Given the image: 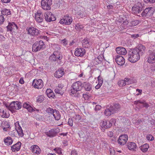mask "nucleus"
Returning a JSON list of instances; mask_svg holds the SVG:
<instances>
[{
  "label": "nucleus",
  "mask_w": 155,
  "mask_h": 155,
  "mask_svg": "<svg viewBox=\"0 0 155 155\" xmlns=\"http://www.w3.org/2000/svg\"><path fill=\"white\" fill-rule=\"evenodd\" d=\"M138 51L135 48L130 49L128 52L129 61L132 63H135L140 59L141 55L138 53Z\"/></svg>",
  "instance_id": "f257e3e1"
},
{
  "label": "nucleus",
  "mask_w": 155,
  "mask_h": 155,
  "mask_svg": "<svg viewBox=\"0 0 155 155\" xmlns=\"http://www.w3.org/2000/svg\"><path fill=\"white\" fill-rule=\"evenodd\" d=\"M120 105L118 104H115L113 106H110L108 108L106 109L104 113L106 116H110L112 114L117 112L120 109Z\"/></svg>",
  "instance_id": "f03ea898"
},
{
  "label": "nucleus",
  "mask_w": 155,
  "mask_h": 155,
  "mask_svg": "<svg viewBox=\"0 0 155 155\" xmlns=\"http://www.w3.org/2000/svg\"><path fill=\"white\" fill-rule=\"evenodd\" d=\"M45 48V45L42 40L39 41H36L32 45V51L33 52H36L42 50Z\"/></svg>",
  "instance_id": "7ed1b4c3"
},
{
  "label": "nucleus",
  "mask_w": 155,
  "mask_h": 155,
  "mask_svg": "<svg viewBox=\"0 0 155 155\" xmlns=\"http://www.w3.org/2000/svg\"><path fill=\"white\" fill-rule=\"evenodd\" d=\"M149 57L147 62L149 63H153L155 62V46H153L149 50Z\"/></svg>",
  "instance_id": "20e7f679"
},
{
  "label": "nucleus",
  "mask_w": 155,
  "mask_h": 155,
  "mask_svg": "<svg viewBox=\"0 0 155 155\" xmlns=\"http://www.w3.org/2000/svg\"><path fill=\"white\" fill-rule=\"evenodd\" d=\"M155 11V8H154L149 7L145 9L141 15L143 17H150L153 15Z\"/></svg>",
  "instance_id": "39448f33"
},
{
  "label": "nucleus",
  "mask_w": 155,
  "mask_h": 155,
  "mask_svg": "<svg viewBox=\"0 0 155 155\" xmlns=\"http://www.w3.org/2000/svg\"><path fill=\"white\" fill-rule=\"evenodd\" d=\"M82 83L80 81L73 83L72 85V89H71V93L74 94L77 91H80L82 88Z\"/></svg>",
  "instance_id": "423d86ee"
},
{
  "label": "nucleus",
  "mask_w": 155,
  "mask_h": 155,
  "mask_svg": "<svg viewBox=\"0 0 155 155\" xmlns=\"http://www.w3.org/2000/svg\"><path fill=\"white\" fill-rule=\"evenodd\" d=\"M28 34L32 36L38 35L41 31L33 27H28L26 29Z\"/></svg>",
  "instance_id": "0eeeda50"
},
{
  "label": "nucleus",
  "mask_w": 155,
  "mask_h": 155,
  "mask_svg": "<svg viewBox=\"0 0 155 155\" xmlns=\"http://www.w3.org/2000/svg\"><path fill=\"white\" fill-rule=\"evenodd\" d=\"M52 4L51 0H42L41 2L42 8L45 10H50Z\"/></svg>",
  "instance_id": "6e6552de"
},
{
  "label": "nucleus",
  "mask_w": 155,
  "mask_h": 155,
  "mask_svg": "<svg viewBox=\"0 0 155 155\" xmlns=\"http://www.w3.org/2000/svg\"><path fill=\"white\" fill-rule=\"evenodd\" d=\"M72 21V19L68 15L64 16L63 18L60 21V23L64 25H69Z\"/></svg>",
  "instance_id": "1a4fd4ad"
},
{
  "label": "nucleus",
  "mask_w": 155,
  "mask_h": 155,
  "mask_svg": "<svg viewBox=\"0 0 155 155\" xmlns=\"http://www.w3.org/2000/svg\"><path fill=\"white\" fill-rule=\"evenodd\" d=\"M21 107V103L18 101H13L10 104L11 111L14 109L19 110Z\"/></svg>",
  "instance_id": "9d476101"
},
{
  "label": "nucleus",
  "mask_w": 155,
  "mask_h": 155,
  "mask_svg": "<svg viewBox=\"0 0 155 155\" xmlns=\"http://www.w3.org/2000/svg\"><path fill=\"white\" fill-rule=\"evenodd\" d=\"M128 138V137L127 135H122L120 136L118 140V143L120 145H124L126 143Z\"/></svg>",
  "instance_id": "9b49d317"
},
{
  "label": "nucleus",
  "mask_w": 155,
  "mask_h": 155,
  "mask_svg": "<svg viewBox=\"0 0 155 155\" xmlns=\"http://www.w3.org/2000/svg\"><path fill=\"white\" fill-rule=\"evenodd\" d=\"M32 85L35 88L41 89L43 87V83L41 79H39L38 80L34 79L33 81Z\"/></svg>",
  "instance_id": "f8f14e48"
},
{
  "label": "nucleus",
  "mask_w": 155,
  "mask_h": 155,
  "mask_svg": "<svg viewBox=\"0 0 155 155\" xmlns=\"http://www.w3.org/2000/svg\"><path fill=\"white\" fill-rule=\"evenodd\" d=\"M45 19L47 22H51L56 20V18L54 15L50 12H48L45 15Z\"/></svg>",
  "instance_id": "ddd939ff"
},
{
  "label": "nucleus",
  "mask_w": 155,
  "mask_h": 155,
  "mask_svg": "<svg viewBox=\"0 0 155 155\" xmlns=\"http://www.w3.org/2000/svg\"><path fill=\"white\" fill-rule=\"evenodd\" d=\"M85 51L83 48H77L74 52L75 55L77 56H83L85 53Z\"/></svg>",
  "instance_id": "4468645a"
},
{
  "label": "nucleus",
  "mask_w": 155,
  "mask_h": 155,
  "mask_svg": "<svg viewBox=\"0 0 155 155\" xmlns=\"http://www.w3.org/2000/svg\"><path fill=\"white\" fill-rule=\"evenodd\" d=\"M92 85L88 82H84L82 83V88L85 91H90L91 90Z\"/></svg>",
  "instance_id": "2eb2a0df"
},
{
  "label": "nucleus",
  "mask_w": 155,
  "mask_h": 155,
  "mask_svg": "<svg viewBox=\"0 0 155 155\" xmlns=\"http://www.w3.org/2000/svg\"><path fill=\"white\" fill-rule=\"evenodd\" d=\"M116 57L115 60L118 64L122 65L124 64L125 63V59L122 56L118 55Z\"/></svg>",
  "instance_id": "dca6fc26"
},
{
  "label": "nucleus",
  "mask_w": 155,
  "mask_h": 155,
  "mask_svg": "<svg viewBox=\"0 0 155 155\" xmlns=\"http://www.w3.org/2000/svg\"><path fill=\"white\" fill-rule=\"evenodd\" d=\"M104 56L102 55H99L97 58H95L92 61L94 65H97L101 63L103 60Z\"/></svg>",
  "instance_id": "f3484780"
},
{
  "label": "nucleus",
  "mask_w": 155,
  "mask_h": 155,
  "mask_svg": "<svg viewBox=\"0 0 155 155\" xmlns=\"http://www.w3.org/2000/svg\"><path fill=\"white\" fill-rule=\"evenodd\" d=\"M64 73L63 69H59L55 71L54 74V76L56 78H60L63 76Z\"/></svg>",
  "instance_id": "a211bd4d"
},
{
  "label": "nucleus",
  "mask_w": 155,
  "mask_h": 155,
  "mask_svg": "<svg viewBox=\"0 0 155 155\" xmlns=\"http://www.w3.org/2000/svg\"><path fill=\"white\" fill-rule=\"evenodd\" d=\"M135 48L138 50V53L141 55H142L145 53L146 47L142 45H140L138 48Z\"/></svg>",
  "instance_id": "6ab92c4d"
},
{
  "label": "nucleus",
  "mask_w": 155,
  "mask_h": 155,
  "mask_svg": "<svg viewBox=\"0 0 155 155\" xmlns=\"http://www.w3.org/2000/svg\"><path fill=\"white\" fill-rule=\"evenodd\" d=\"M21 143L18 142L17 143L13 145L11 147V150L13 152L18 151L20 149Z\"/></svg>",
  "instance_id": "aec40b11"
},
{
  "label": "nucleus",
  "mask_w": 155,
  "mask_h": 155,
  "mask_svg": "<svg viewBox=\"0 0 155 155\" xmlns=\"http://www.w3.org/2000/svg\"><path fill=\"white\" fill-rule=\"evenodd\" d=\"M116 51L118 54L121 55H125L127 52L126 49L123 47H118L116 48Z\"/></svg>",
  "instance_id": "412c9836"
},
{
  "label": "nucleus",
  "mask_w": 155,
  "mask_h": 155,
  "mask_svg": "<svg viewBox=\"0 0 155 155\" xmlns=\"http://www.w3.org/2000/svg\"><path fill=\"white\" fill-rule=\"evenodd\" d=\"M134 104L138 106L140 105L139 104H142V106L146 108H147L149 107L148 104L145 101L143 100H139L135 101L134 102Z\"/></svg>",
  "instance_id": "4be33fe9"
},
{
  "label": "nucleus",
  "mask_w": 155,
  "mask_h": 155,
  "mask_svg": "<svg viewBox=\"0 0 155 155\" xmlns=\"http://www.w3.org/2000/svg\"><path fill=\"white\" fill-rule=\"evenodd\" d=\"M46 94L47 96L50 98H54L55 97L54 93L50 89H48L46 91Z\"/></svg>",
  "instance_id": "5701e85b"
},
{
  "label": "nucleus",
  "mask_w": 155,
  "mask_h": 155,
  "mask_svg": "<svg viewBox=\"0 0 155 155\" xmlns=\"http://www.w3.org/2000/svg\"><path fill=\"white\" fill-rule=\"evenodd\" d=\"M23 107L26 108L27 110L30 112H33L35 111L34 109L28 103H25L23 105Z\"/></svg>",
  "instance_id": "b1692460"
},
{
  "label": "nucleus",
  "mask_w": 155,
  "mask_h": 155,
  "mask_svg": "<svg viewBox=\"0 0 155 155\" xmlns=\"http://www.w3.org/2000/svg\"><path fill=\"white\" fill-rule=\"evenodd\" d=\"M31 151L33 153L39 154L40 153V149L37 145H34L32 148Z\"/></svg>",
  "instance_id": "393cba45"
},
{
  "label": "nucleus",
  "mask_w": 155,
  "mask_h": 155,
  "mask_svg": "<svg viewBox=\"0 0 155 155\" xmlns=\"http://www.w3.org/2000/svg\"><path fill=\"white\" fill-rule=\"evenodd\" d=\"M127 144V147L130 150H134L136 148V145L134 142L128 143Z\"/></svg>",
  "instance_id": "a878e982"
},
{
  "label": "nucleus",
  "mask_w": 155,
  "mask_h": 155,
  "mask_svg": "<svg viewBox=\"0 0 155 155\" xmlns=\"http://www.w3.org/2000/svg\"><path fill=\"white\" fill-rule=\"evenodd\" d=\"M82 46L84 48H88L90 45L89 42L87 38H85L82 41Z\"/></svg>",
  "instance_id": "bb28decb"
},
{
  "label": "nucleus",
  "mask_w": 155,
  "mask_h": 155,
  "mask_svg": "<svg viewBox=\"0 0 155 155\" xmlns=\"http://www.w3.org/2000/svg\"><path fill=\"white\" fill-rule=\"evenodd\" d=\"M18 127L16 126L15 129L16 130L18 135L21 137H22L23 135V131L21 127L20 126L19 123H18Z\"/></svg>",
  "instance_id": "cd10ccee"
},
{
  "label": "nucleus",
  "mask_w": 155,
  "mask_h": 155,
  "mask_svg": "<svg viewBox=\"0 0 155 155\" xmlns=\"http://www.w3.org/2000/svg\"><path fill=\"white\" fill-rule=\"evenodd\" d=\"M1 13L2 15L7 16L10 15L11 14L10 10L6 8H2Z\"/></svg>",
  "instance_id": "c85d7f7f"
},
{
  "label": "nucleus",
  "mask_w": 155,
  "mask_h": 155,
  "mask_svg": "<svg viewBox=\"0 0 155 155\" xmlns=\"http://www.w3.org/2000/svg\"><path fill=\"white\" fill-rule=\"evenodd\" d=\"M4 142L7 145H9L12 144L13 140L11 137H8L4 139Z\"/></svg>",
  "instance_id": "c756f323"
},
{
  "label": "nucleus",
  "mask_w": 155,
  "mask_h": 155,
  "mask_svg": "<svg viewBox=\"0 0 155 155\" xmlns=\"http://www.w3.org/2000/svg\"><path fill=\"white\" fill-rule=\"evenodd\" d=\"M132 11L133 14L137 15L139 14L142 11L134 5L132 8Z\"/></svg>",
  "instance_id": "7c9ffc66"
},
{
  "label": "nucleus",
  "mask_w": 155,
  "mask_h": 155,
  "mask_svg": "<svg viewBox=\"0 0 155 155\" xmlns=\"http://www.w3.org/2000/svg\"><path fill=\"white\" fill-rule=\"evenodd\" d=\"M149 147V145L147 143H145L143 145L141 146L140 148L141 150L143 152L147 151Z\"/></svg>",
  "instance_id": "2f4dec72"
},
{
  "label": "nucleus",
  "mask_w": 155,
  "mask_h": 155,
  "mask_svg": "<svg viewBox=\"0 0 155 155\" xmlns=\"http://www.w3.org/2000/svg\"><path fill=\"white\" fill-rule=\"evenodd\" d=\"M54 131V130L51 129L49 131L46 132L45 134L48 136L50 137H54L56 135Z\"/></svg>",
  "instance_id": "473e14b6"
},
{
  "label": "nucleus",
  "mask_w": 155,
  "mask_h": 155,
  "mask_svg": "<svg viewBox=\"0 0 155 155\" xmlns=\"http://www.w3.org/2000/svg\"><path fill=\"white\" fill-rule=\"evenodd\" d=\"M115 122V120L114 119H111L110 121H107V125L105 127V128H108L111 127L112 125V123H114Z\"/></svg>",
  "instance_id": "72a5a7b5"
},
{
  "label": "nucleus",
  "mask_w": 155,
  "mask_h": 155,
  "mask_svg": "<svg viewBox=\"0 0 155 155\" xmlns=\"http://www.w3.org/2000/svg\"><path fill=\"white\" fill-rule=\"evenodd\" d=\"M54 118L56 120H59L61 118V115L58 111L55 110L54 113L53 114Z\"/></svg>",
  "instance_id": "f704fd0d"
},
{
  "label": "nucleus",
  "mask_w": 155,
  "mask_h": 155,
  "mask_svg": "<svg viewBox=\"0 0 155 155\" xmlns=\"http://www.w3.org/2000/svg\"><path fill=\"white\" fill-rule=\"evenodd\" d=\"M134 6L137 7L139 9H140L142 11L144 8V4L142 2H138L136 4H135Z\"/></svg>",
  "instance_id": "c9c22d12"
},
{
  "label": "nucleus",
  "mask_w": 155,
  "mask_h": 155,
  "mask_svg": "<svg viewBox=\"0 0 155 155\" xmlns=\"http://www.w3.org/2000/svg\"><path fill=\"white\" fill-rule=\"evenodd\" d=\"M129 21L130 22V26H134L138 25L140 21L138 20H132L131 21Z\"/></svg>",
  "instance_id": "e433bc0d"
},
{
  "label": "nucleus",
  "mask_w": 155,
  "mask_h": 155,
  "mask_svg": "<svg viewBox=\"0 0 155 155\" xmlns=\"http://www.w3.org/2000/svg\"><path fill=\"white\" fill-rule=\"evenodd\" d=\"M35 20L38 23L42 22L43 21V16H40V15H38L37 16H35Z\"/></svg>",
  "instance_id": "4c0bfd02"
},
{
  "label": "nucleus",
  "mask_w": 155,
  "mask_h": 155,
  "mask_svg": "<svg viewBox=\"0 0 155 155\" xmlns=\"http://www.w3.org/2000/svg\"><path fill=\"white\" fill-rule=\"evenodd\" d=\"M55 55L56 56L57 61L58 60H61L62 58V56L59 52L57 51L54 52Z\"/></svg>",
  "instance_id": "58836bf2"
},
{
  "label": "nucleus",
  "mask_w": 155,
  "mask_h": 155,
  "mask_svg": "<svg viewBox=\"0 0 155 155\" xmlns=\"http://www.w3.org/2000/svg\"><path fill=\"white\" fill-rule=\"evenodd\" d=\"M56 56L55 55L54 52L49 57V60L51 62H54L57 61L56 59Z\"/></svg>",
  "instance_id": "ea45409f"
},
{
  "label": "nucleus",
  "mask_w": 155,
  "mask_h": 155,
  "mask_svg": "<svg viewBox=\"0 0 155 155\" xmlns=\"http://www.w3.org/2000/svg\"><path fill=\"white\" fill-rule=\"evenodd\" d=\"M2 117L8 118L9 117L10 114L8 113H7V111H4V110H2Z\"/></svg>",
  "instance_id": "a19ab883"
},
{
  "label": "nucleus",
  "mask_w": 155,
  "mask_h": 155,
  "mask_svg": "<svg viewBox=\"0 0 155 155\" xmlns=\"http://www.w3.org/2000/svg\"><path fill=\"white\" fill-rule=\"evenodd\" d=\"M124 81H125V83H126V82L127 83V84H129L132 83H135L136 82V81H134L133 82L132 80H130L128 78H125Z\"/></svg>",
  "instance_id": "79ce46f5"
},
{
  "label": "nucleus",
  "mask_w": 155,
  "mask_h": 155,
  "mask_svg": "<svg viewBox=\"0 0 155 155\" xmlns=\"http://www.w3.org/2000/svg\"><path fill=\"white\" fill-rule=\"evenodd\" d=\"M46 111L48 113H51L52 114H53L55 111L52 108L48 107L46 109Z\"/></svg>",
  "instance_id": "37998d69"
},
{
  "label": "nucleus",
  "mask_w": 155,
  "mask_h": 155,
  "mask_svg": "<svg viewBox=\"0 0 155 155\" xmlns=\"http://www.w3.org/2000/svg\"><path fill=\"white\" fill-rule=\"evenodd\" d=\"M118 84L121 87L124 86L126 84L124 80H121L119 81L118 82Z\"/></svg>",
  "instance_id": "c03bdc74"
},
{
  "label": "nucleus",
  "mask_w": 155,
  "mask_h": 155,
  "mask_svg": "<svg viewBox=\"0 0 155 155\" xmlns=\"http://www.w3.org/2000/svg\"><path fill=\"white\" fill-rule=\"evenodd\" d=\"M74 118L76 122H78L81 119V117L78 114H76L74 117Z\"/></svg>",
  "instance_id": "a18cd8bd"
},
{
  "label": "nucleus",
  "mask_w": 155,
  "mask_h": 155,
  "mask_svg": "<svg viewBox=\"0 0 155 155\" xmlns=\"http://www.w3.org/2000/svg\"><path fill=\"white\" fill-rule=\"evenodd\" d=\"M44 100V97L42 96H39L37 100V102L39 103L42 102Z\"/></svg>",
  "instance_id": "49530a36"
},
{
  "label": "nucleus",
  "mask_w": 155,
  "mask_h": 155,
  "mask_svg": "<svg viewBox=\"0 0 155 155\" xmlns=\"http://www.w3.org/2000/svg\"><path fill=\"white\" fill-rule=\"evenodd\" d=\"M54 91L56 93L60 94L61 96L64 94V92L58 88H56Z\"/></svg>",
  "instance_id": "de8ad7c7"
},
{
  "label": "nucleus",
  "mask_w": 155,
  "mask_h": 155,
  "mask_svg": "<svg viewBox=\"0 0 155 155\" xmlns=\"http://www.w3.org/2000/svg\"><path fill=\"white\" fill-rule=\"evenodd\" d=\"M77 14L81 18H83L87 16L86 14H84L83 12H82L81 11L78 12Z\"/></svg>",
  "instance_id": "09e8293b"
},
{
  "label": "nucleus",
  "mask_w": 155,
  "mask_h": 155,
  "mask_svg": "<svg viewBox=\"0 0 155 155\" xmlns=\"http://www.w3.org/2000/svg\"><path fill=\"white\" fill-rule=\"evenodd\" d=\"M54 150L58 154L61 153V148H56L54 149Z\"/></svg>",
  "instance_id": "8fccbe9b"
},
{
  "label": "nucleus",
  "mask_w": 155,
  "mask_h": 155,
  "mask_svg": "<svg viewBox=\"0 0 155 155\" xmlns=\"http://www.w3.org/2000/svg\"><path fill=\"white\" fill-rule=\"evenodd\" d=\"M7 29V31H11L12 30V28L11 25V23H8V25L6 27Z\"/></svg>",
  "instance_id": "3c124183"
},
{
  "label": "nucleus",
  "mask_w": 155,
  "mask_h": 155,
  "mask_svg": "<svg viewBox=\"0 0 155 155\" xmlns=\"http://www.w3.org/2000/svg\"><path fill=\"white\" fill-rule=\"evenodd\" d=\"M98 83L100 84H102L103 82V79L101 77L99 76L98 77Z\"/></svg>",
  "instance_id": "603ef678"
},
{
  "label": "nucleus",
  "mask_w": 155,
  "mask_h": 155,
  "mask_svg": "<svg viewBox=\"0 0 155 155\" xmlns=\"http://www.w3.org/2000/svg\"><path fill=\"white\" fill-rule=\"evenodd\" d=\"M11 25L12 28V30L13 29H15V28H16V29L18 28V27L17 25L14 22H12V23H11Z\"/></svg>",
  "instance_id": "864d4df0"
},
{
  "label": "nucleus",
  "mask_w": 155,
  "mask_h": 155,
  "mask_svg": "<svg viewBox=\"0 0 155 155\" xmlns=\"http://www.w3.org/2000/svg\"><path fill=\"white\" fill-rule=\"evenodd\" d=\"M144 1L147 3H153L155 2V0H144Z\"/></svg>",
  "instance_id": "5fc2aeb1"
},
{
  "label": "nucleus",
  "mask_w": 155,
  "mask_h": 155,
  "mask_svg": "<svg viewBox=\"0 0 155 155\" xmlns=\"http://www.w3.org/2000/svg\"><path fill=\"white\" fill-rule=\"evenodd\" d=\"M68 124L71 126H72L73 125V121L71 118H69L68 122Z\"/></svg>",
  "instance_id": "6e6d98bb"
},
{
  "label": "nucleus",
  "mask_w": 155,
  "mask_h": 155,
  "mask_svg": "<svg viewBox=\"0 0 155 155\" xmlns=\"http://www.w3.org/2000/svg\"><path fill=\"white\" fill-rule=\"evenodd\" d=\"M147 138L148 140H150L151 141L153 140L154 139L153 137L151 135L147 136Z\"/></svg>",
  "instance_id": "4d7b16f0"
},
{
  "label": "nucleus",
  "mask_w": 155,
  "mask_h": 155,
  "mask_svg": "<svg viewBox=\"0 0 155 155\" xmlns=\"http://www.w3.org/2000/svg\"><path fill=\"white\" fill-rule=\"evenodd\" d=\"M4 21V18L2 15L0 16V25L2 24Z\"/></svg>",
  "instance_id": "13d9d810"
},
{
  "label": "nucleus",
  "mask_w": 155,
  "mask_h": 155,
  "mask_svg": "<svg viewBox=\"0 0 155 155\" xmlns=\"http://www.w3.org/2000/svg\"><path fill=\"white\" fill-rule=\"evenodd\" d=\"M3 104L4 105H5L6 107L9 110H10V104L9 105H8L7 104H6V103L5 102H3Z\"/></svg>",
  "instance_id": "bf43d9fd"
},
{
  "label": "nucleus",
  "mask_w": 155,
  "mask_h": 155,
  "mask_svg": "<svg viewBox=\"0 0 155 155\" xmlns=\"http://www.w3.org/2000/svg\"><path fill=\"white\" fill-rule=\"evenodd\" d=\"M101 106L99 105H96L95 110H100L101 109Z\"/></svg>",
  "instance_id": "052dcab7"
},
{
  "label": "nucleus",
  "mask_w": 155,
  "mask_h": 155,
  "mask_svg": "<svg viewBox=\"0 0 155 155\" xmlns=\"http://www.w3.org/2000/svg\"><path fill=\"white\" fill-rule=\"evenodd\" d=\"M54 131V132L56 135L57 133H58L60 131V129L58 127L56 128H55L52 129Z\"/></svg>",
  "instance_id": "680f3d73"
},
{
  "label": "nucleus",
  "mask_w": 155,
  "mask_h": 155,
  "mask_svg": "<svg viewBox=\"0 0 155 155\" xmlns=\"http://www.w3.org/2000/svg\"><path fill=\"white\" fill-rule=\"evenodd\" d=\"M139 35L138 34H135L134 35H131V37L132 38H134V39H135L136 38H137L139 37Z\"/></svg>",
  "instance_id": "e2e57ef3"
},
{
  "label": "nucleus",
  "mask_w": 155,
  "mask_h": 155,
  "mask_svg": "<svg viewBox=\"0 0 155 155\" xmlns=\"http://www.w3.org/2000/svg\"><path fill=\"white\" fill-rule=\"evenodd\" d=\"M107 134L110 137H112L113 135V133L111 131H109L107 133Z\"/></svg>",
  "instance_id": "0e129e2a"
},
{
  "label": "nucleus",
  "mask_w": 155,
  "mask_h": 155,
  "mask_svg": "<svg viewBox=\"0 0 155 155\" xmlns=\"http://www.w3.org/2000/svg\"><path fill=\"white\" fill-rule=\"evenodd\" d=\"M107 121H103L102 123V126L105 128V127L107 125Z\"/></svg>",
  "instance_id": "69168bd1"
},
{
  "label": "nucleus",
  "mask_w": 155,
  "mask_h": 155,
  "mask_svg": "<svg viewBox=\"0 0 155 155\" xmlns=\"http://www.w3.org/2000/svg\"><path fill=\"white\" fill-rule=\"evenodd\" d=\"M71 155H77V151L75 150H74L71 151Z\"/></svg>",
  "instance_id": "338daca9"
},
{
  "label": "nucleus",
  "mask_w": 155,
  "mask_h": 155,
  "mask_svg": "<svg viewBox=\"0 0 155 155\" xmlns=\"http://www.w3.org/2000/svg\"><path fill=\"white\" fill-rule=\"evenodd\" d=\"M142 122V120L141 119H138L136 122H135L137 124V125H139Z\"/></svg>",
  "instance_id": "774afa93"
}]
</instances>
